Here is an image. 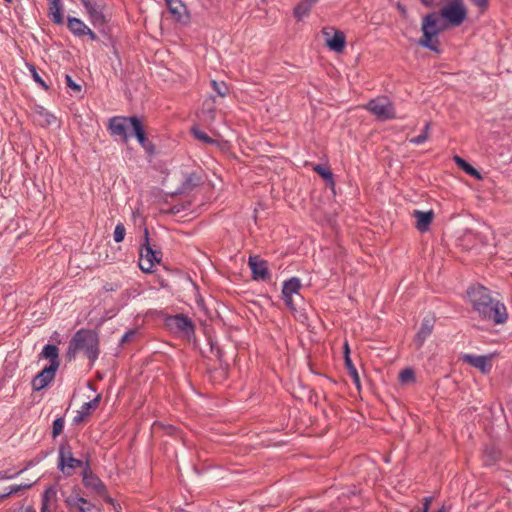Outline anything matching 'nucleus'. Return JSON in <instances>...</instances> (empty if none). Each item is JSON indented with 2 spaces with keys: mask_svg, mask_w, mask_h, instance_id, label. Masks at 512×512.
<instances>
[{
  "mask_svg": "<svg viewBox=\"0 0 512 512\" xmlns=\"http://www.w3.org/2000/svg\"><path fill=\"white\" fill-rule=\"evenodd\" d=\"M58 369L46 366L38 372L32 379L31 385L33 391H40L53 381Z\"/></svg>",
  "mask_w": 512,
  "mask_h": 512,
  "instance_id": "f3484780",
  "label": "nucleus"
},
{
  "mask_svg": "<svg viewBox=\"0 0 512 512\" xmlns=\"http://www.w3.org/2000/svg\"><path fill=\"white\" fill-rule=\"evenodd\" d=\"M80 351L84 353L92 366L100 354V339L96 330L86 328L77 330L69 341L65 359L72 362Z\"/></svg>",
  "mask_w": 512,
  "mask_h": 512,
  "instance_id": "7ed1b4c3",
  "label": "nucleus"
},
{
  "mask_svg": "<svg viewBox=\"0 0 512 512\" xmlns=\"http://www.w3.org/2000/svg\"><path fill=\"white\" fill-rule=\"evenodd\" d=\"M366 108L375 115L378 120L385 121L395 118L394 107L386 99H372L368 102Z\"/></svg>",
  "mask_w": 512,
  "mask_h": 512,
  "instance_id": "9d476101",
  "label": "nucleus"
},
{
  "mask_svg": "<svg viewBox=\"0 0 512 512\" xmlns=\"http://www.w3.org/2000/svg\"><path fill=\"white\" fill-rule=\"evenodd\" d=\"M25 512H36L35 508L33 506H27L25 508Z\"/></svg>",
  "mask_w": 512,
  "mask_h": 512,
  "instance_id": "e2e57ef3",
  "label": "nucleus"
},
{
  "mask_svg": "<svg viewBox=\"0 0 512 512\" xmlns=\"http://www.w3.org/2000/svg\"><path fill=\"white\" fill-rule=\"evenodd\" d=\"M78 490L79 488L75 486L73 488L72 493L67 497L70 498L71 500H75V502H77L80 506H86L89 503V501L84 497H81L78 493Z\"/></svg>",
  "mask_w": 512,
  "mask_h": 512,
  "instance_id": "49530a36",
  "label": "nucleus"
},
{
  "mask_svg": "<svg viewBox=\"0 0 512 512\" xmlns=\"http://www.w3.org/2000/svg\"><path fill=\"white\" fill-rule=\"evenodd\" d=\"M431 124L430 122H427L421 132L420 135L412 138L410 140L411 143L419 145L424 143L429 138V130H430Z\"/></svg>",
  "mask_w": 512,
  "mask_h": 512,
  "instance_id": "58836bf2",
  "label": "nucleus"
},
{
  "mask_svg": "<svg viewBox=\"0 0 512 512\" xmlns=\"http://www.w3.org/2000/svg\"><path fill=\"white\" fill-rule=\"evenodd\" d=\"M126 235V229L123 223L119 222L114 230L113 239L116 243H120L124 240Z\"/></svg>",
  "mask_w": 512,
  "mask_h": 512,
  "instance_id": "79ce46f5",
  "label": "nucleus"
},
{
  "mask_svg": "<svg viewBox=\"0 0 512 512\" xmlns=\"http://www.w3.org/2000/svg\"><path fill=\"white\" fill-rule=\"evenodd\" d=\"M201 112L206 120L213 121L215 119L216 105L213 96H210L203 102Z\"/></svg>",
  "mask_w": 512,
  "mask_h": 512,
  "instance_id": "7c9ffc66",
  "label": "nucleus"
},
{
  "mask_svg": "<svg viewBox=\"0 0 512 512\" xmlns=\"http://www.w3.org/2000/svg\"><path fill=\"white\" fill-rule=\"evenodd\" d=\"M155 430H161L164 434L169 436H176L178 434V428L173 425H166L161 422H155L153 424Z\"/></svg>",
  "mask_w": 512,
  "mask_h": 512,
  "instance_id": "e433bc0d",
  "label": "nucleus"
},
{
  "mask_svg": "<svg viewBox=\"0 0 512 512\" xmlns=\"http://www.w3.org/2000/svg\"><path fill=\"white\" fill-rule=\"evenodd\" d=\"M462 360L470 366L479 369L483 374H488L492 368L490 363L492 360V355L477 356L472 354H465L462 356Z\"/></svg>",
  "mask_w": 512,
  "mask_h": 512,
  "instance_id": "dca6fc26",
  "label": "nucleus"
},
{
  "mask_svg": "<svg viewBox=\"0 0 512 512\" xmlns=\"http://www.w3.org/2000/svg\"><path fill=\"white\" fill-rule=\"evenodd\" d=\"M420 1L426 7H432L434 5V0H420Z\"/></svg>",
  "mask_w": 512,
  "mask_h": 512,
  "instance_id": "680f3d73",
  "label": "nucleus"
},
{
  "mask_svg": "<svg viewBox=\"0 0 512 512\" xmlns=\"http://www.w3.org/2000/svg\"><path fill=\"white\" fill-rule=\"evenodd\" d=\"M101 400V395H97L94 399H92L89 402H86L82 405L81 410L78 412V414L74 417L73 423L79 424L82 421H84L85 417L89 416L92 410H95Z\"/></svg>",
  "mask_w": 512,
  "mask_h": 512,
  "instance_id": "5701e85b",
  "label": "nucleus"
},
{
  "mask_svg": "<svg viewBox=\"0 0 512 512\" xmlns=\"http://www.w3.org/2000/svg\"><path fill=\"white\" fill-rule=\"evenodd\" d=\"M165 327L175 334L187 337H195L196 326L192 319L187 315L180 313L176 315H166L164 317Z\"/></svg>",
  "mask_w": 512,
  "mask_h": 512,
  "instance_id": "423d86ee",
  "label": "nucleus"
},
{
  "mask_svg": "<svg viewBox=\"0 0 512 512\" xmlns=\"http://www.w3.org/2000/svg\"><path fill=\"white\" fill-rule=\"evenodd\" d=\"M453 160L456 163V165L461 170H463L466 174H468L476 179L482 178L480 172L476 168H474L470 163H468L464 158H462L458 155H455L453 157Z\"/></svg>",
  "mask_w": 512,
  "mask_h": 512,
  "instance_id": "c85d7f7f",
  "label": "nucleus"
},
{
  "mask_svg": "<svg viewBox=\"0 0 512 512\" xmlns=\"http://www.w3.org/2000/svg\"><path fill=\"white\" fill-rule=\"evenodd\" d=\"M35 114L37 116L36 120L42 127H47L52 125L56 121V117L48 112L44 107L37 105L34 108Z\"/></svg>",
  "mask_w": 512,
  "mask_h": 512,
  "instance_id": "bb28decb",
  "label": "nucleus"
},
{
  "mask_svg": "<svg viewBox=\"0 0 512 512\" xmlns=\"http://www.w3.org/2000/svg\"><path fill=\"white\" fill-rule=\"evenodd\" d=\"M343 355H344V362H347V357H350V347L348 342H345L343 345Z\"/></svg>",
  "mask_w": 512,
  "mask_h": 512,
  "instance_id": "13d9d810",
  "label": "nucleus"
},
{
  "mask_svg": "<svg viewBox=\"0 0 512 512\" xmlns=\"http://www.w3.org/2000/svg\"><path fill=\"white\" fill-rule=\"evenodd\" d=\"M31 486H32L31 484L14 485V486L10 487V493H12V495H14L22 490L29 489Z\"/></svg>",
  "mask_w": 512,
  "mask_h": 512,
  "instance_id": "3c124183",
  "label": "nucleus"
},
{
  "mask_svg": "<svg viewBox=\"0 0 512 512\" xmlns=\"http://www.w3.org/2000/svg\"><path fill=\"white\" fill-rule=\"evenodd\" d=\"M128 128H130L128 116H114L109 119L108 130L112 136H119L123 143L129 139Z\"/></svg>",
  "mask_w": 512,
  "mask_h": 512,
  "instance_id": "ddd939ff",
  "label": "nucleus"
},
{
  "mask_svg": "<svg viewBox=\"0 0 512 512\" xmlns=\"http://www.w3.org/2000/svg\"><path fill=\"white\" fill-rule=\"evenodd\" d=\"M203 177L201 173L196 171L191 172L186 175L184 181L181 183L180 187L177 189L175 194H188L192 192L195 188L201 186L203 184Z\"/></svg>",
  "mask_w": 512,
  "mask_h": 512,
  "instance_id": "6ab92c4d",
  "label": "nucleus"
},
{
  "mask_svg": "<svg viewBox=\"0 0 512 512\" xmlns=\"http://www.w3.org/2000/svg\"><path fill=\"white\" fill-rule=\"evenodd\" d=\"M302 288V284L299 278L292 277L283 283L282 287V299L286 305V307L291 311V313L297 317L299 313V318L304 316L301 313V307H297V305L301 302H304L303 296L300 294V289Z\"/></svg>",
  "mask_w": 512,
  "mask_h": 512,
  "instance_id": "39448f33",
  "label": "nucleus"
},
{
  "mask_svg": "<svg viewBox=\"0 0 512 512\" xmlns=\"http://www.w3.org/2000/svg\"><path fill=\"white\" fill-rule=\"evenodd\" d=\"M133 136L148 155L155 153V145L148 139L143 121L137 116H128Z\"/></svg>",
  "mask_w": 512,
  "mask_h": 512,
  "instance_id": "1a4fd4ad",
  "label": "nucleus"
},
{
  "mask_svg": "<svg viewBox=\"0 0 512 512\" xmlns=\"http://www.w3.org/2000/svg\"><path fill=\"white\" fill-rule=\"evenodd\" d=\"M412 216L416 219V225L418 231L421 233L427 232L434 219V213L432 210L420 211L414 210Z\"/></svg>",
  "mask_w": 512,
  "mask_h": 512,
  "instance_id": "412c9836",
  "label": "nucleus"
},
{
  "mask_svg": "<svg viewBox=\"0 0 512 512\" xmlns=\"http://www.w3.org/2000/svg\"><path fill=\"white\" fill-rule=\"evenodd\" d=\"M326 36V46L333 52L342 53L346 46V36L341 30H334L332 37L326 29L323 30Z\"/></svg>",
  "mask_w": 512,
  "mask_h": 512,
  "instance_id": "a211bd4d",
  "label": "nucleus"
},
{
  "mask_svg": "<svg viewBox=\"0 0 512 512\" xmlns=\"http://www.w3.org/2000/svg\"><path fill=\"white\" fill-rule=\"evenodd\" d=\"M467 18L463 2H449L439 12H430L422 18V37L418 44L435 53H440L438 35L447 28L460 26Z\"/></svg>",
  "mask_w": 512,
  "mask_h": 512,
  "instance_id": "f257e3e1",
  "label": "nucleus"
},
{
  "mask_svg": "<svg viewBox=\"0 0 512 512\" xmlns=\"http://www.w3.org/2000/svg\"><path fill=\"white\" fill-rule=\"evenodd\" d=\"M83 465L84 462L82 460L69 456L65 461V472L63 473L66 476H71L76 468L82 467Z\"/></svg>",
  "mask_w": 512,
  "mask_h": 512,
  "instance_id": "473e14b6",
  "label": "nucleus"
},
{
  "mask_svg": "<svg viewBox=\"0 0 512 512\" xmlns=\"http://www.w3.org/2000/svg\"><path fill=\"white\" fill-rule=\"evenodd\" d=\"M64 423H65V421H64L63 417H58L53 421L52 432H51L53 439H55L60 434H62L63 428H64Z\"/></svg>",
  "mask_w": 512,
  "mask_h": 512,
  "instance_id": "a19ab883",
  "label": "nucleus"
},
{
  "mask_svg": "<svg viewBox=\"0 0 512 512\" xmlns=\"http://www.w3.org/2000/svg\"><path fill=\"white\" fill-rule=\"evenodd\" d=\"M165 2L174 21L182 24L190 22V13L182 0H165Z\"/></svg>",
  "mask_w": 512,
  "mask_h": 512,
  "instance_id": "4468645a",
  "label": "nucleus"
},
{
  "mask_svg": "<svg viewBox=\"0 0 512 512\" xmlns=\"http://www.w3.org/2000/svg\"><path fill=\"white\" fill-rule=\"evenodd\" d=\"M84 6L91 24L98 28L104 35L109 34V28L107 27L108 19L104 15V8L106 4L101 0H80Z\"/></svg>",
  "mask_w": 512,
  "mask_h": 512,
  "instance_id": "0eeeda50",
  "label": "nucleus"
},
{
  "mask_svg": "<svg viewBox=\"0 0 512 512\" xmlns=\"http://www.w3.org/2000/svg\"><path fill=\"white\" fill-rule=\"evenodd\" d=\"M138 334V329L133 328L129 329L121 338L120 345H124L126 343H130L134 340L136 335Z\"/></svg>",
  "mask_w": 512,
  "mask_h": 512,
  "instance_id": "de8ad7c7",
  "label": "nucleus"
},
{
  "mask_svg": "<svg viewBox=\"0 0 512 512\" xmlns=\"http://www.w3.org/2000/svg\"><path fill=\"white\" fill-rule=\"evenodd\" d=\"M431 502H432L431 496L425 497L423 499V507L421 509H419L417 512H429Z\"/></svg>",
  "mask_w": 512,
  "mask_h": 512,
  "instance_id": "603ef678",
  "label": "nucleus"
},
{
  "mask_svg": "<svg viewBox=\"0 0 512 512\" xmlns=\"http://www.w3.org/2000/svg\"><path fill=\"white\" fill-rule=\"evenodd\" d=\"M184 209H185V206L174 205L171 208V213H179L181 210H184Z\"/></svg>",
  "mask_w": 512,
  "mask_h": 512,
  "instance_id": "bf43d9fd",
  "label": "nucleus"
},
{
  "mask_svg": "<svg viewBox=\"0 0 512 512\" xmlns=\"http://www.w3.org/2000/svg\"><path fill=\"white\" fill-rule=\"evenodd\" d=\"M82 476V482L85 487L94 490L95 493L98 494L99 496H103L106 493V485L95 473L92 472L88 460L85 463Z\"/></svg>",
  "mask_w": 512,
  "mask_h": 512,
  "instance_id": "f8f14e48",
  "label": "nucleus"
},
{
  "mask_svg": "<svg viewBox=\"0 0 512 512\" xmlns=\"http://www.w3.org/2000/svg\"><path fill=\"white\" fill-rule=\"evenodd\" d=\"M437 512H445V507L443 506L442 508H440Z\"/></svg>",
  "mask_w": 512,
  "mask_h": 512,
  "instance_id": "774afa93",
  "label": "nucleus"
},
{
  "mask_svg": "<svg viewBox=\"0 0 512 512\" xmlns=\"http://www.w3.org/2000/svg\"><path fill=\"white\" fill-rule=\"evenodd\" d=\"M478 8L480 14H484L489 8V0H470Z\"/></svg>",
  "mask_w": 512,
  "mask_h": 512,
  "instance_id": "09e8293b",
  "label": "nucleus"
},
{
  "mask_svg": "<svg viewBox=\"0 0 512 512\" xmlns=\"http://www.w3.org/2000/svg\"><path fill=\"white\" fill-rule=\"evenodd\" d=\"M502 458V452L494 444H485L482 452V461L485 467L496 465Z\"/></svg>",
  "mask_w": 512,
  "mask_h": 512,
  "instance_id": "aec40b11",
  "label": "nucleus"
},
{
  "mask_svg": "<svg viewBox=\"0 0 512 512\" xmlns=\"http://www.w3.org/2000/svg\"><path fill=\"white\" fill-rule=\"evenodd\" d=\"M25 512L24 506L20 505L18 508H10L7 512Z\"/></svg>",
  "mask_w": 512,
  "mask_h": 512,
  "instance_id": "052dcab7",
  "label": "nucleus"
},
{
  "mask_svg": "<svg viewBox=\"0 0 512 512\" xmlns=\"http://www.w3.org/2000/svg\"><path fill=\"white\" fill-rule=\"evenodd\" d=\"M84 512H102V511L95 504L89 502L86 506H84Z\"/></svg>",
  "mask_w": 512,
  "mask_h": 512,
  "instance_id": "5fc2aeb1",
  "label": "nucleus"
},
{
  "mask_svg": "<svg viewBox=\"0 0 512 512\" xmlns=\"http://www.w3.org/2000/svg\"><path fill=\"white\" fill-rule=\"evenodd\" d=\"M64 502L68 512H84V506H80L75 500L66 497Z\"/></svg>",
  "mask_w": 512,
  "mask_h": 512,
  "instance_id": "a18cd8bd",
  "label": "nucleus"
},
{
  "mask_svg": "<svg viewBox=\"0 0 512 512\" xmlns=\"http://www.w3.org/2000/svg\"><path fill=\"white\" fill-rule=\"evenodd\" d=\"M344 365L349 376L352 378L353 383L358 389H360V377L350 357H347V362H344Z\"/></svg>",
  "mask_w": 512,
  "mask_h": 512,
  "instance_id": "72a5a7b5",
  "label": "nucleus"
},
{
  "mask_svg": "<svg viewBox=\"0 0 512 512\" xmlns=\"http://www.w3.org/2000/svg\"><path fill=\"white\" fill-rule=\"evenodd\" d=\"M467 297L473 311L481 320L493 325H500L507 321L506 306L500 300L494 299L488 288L481 284L470 286L467 289Z\"/></svg>",
  "mask_w": 512,
  "mask_h": 512,
  "instance_id": "f03ea898",
  "label": "nucleus"
},
{
  "mask_svg": "<svg viewBox=\"0 0 512 512\" xmlns=\"http://www.w3.org/2000/svg\"><path fill=\"white\" fill-rule=\"evenodd\" d=\"M313 171H315L326 182L328 187L334 189V174L328 165L316 164L313 166Z\"/></svg>",
  "mask_w": 512,
  "mask_h": 512,
  "instance_id": "393cba45",
  "label": "nucleus"
},
{
  "mask_svg": "<svg viewBox=\"0 0 512 512\" xmlns=\"http://www.w3.org/2000/svg\"><path fill=\"white\" fill-rule=\"evenodd\" d=\"M229 364H219L218 368H215L211 371L212 377L215 380L222 381L225 380L228 376Z\"/></svg>",
  "mask_w": 512,
  "mask_h": 512,
  "instance_id": "c9c22d12",
  "label": "nucleus"
},
{
  "mask_svg": "<svg viewBox=\"0 0 512 512\" xmlns=\"http://www.w3.org/2000/svg\"><path fill=\"white\" fill-rule=\"evenodd\" d=\"M211 86L216 94L220 97H225L229 93V88L224 81L218 82L216 80H212Z\"/></svg>",
  "mask_w": 512,
  "mask_h": 512,
  "instance_id": "4c0bfd02",
  "label": "nucleus"
},
{
  "mask_svg": "<svg viewBox=\"0 0 512 512\" xmlns=\"http://www.w3.org/2000/svg\"><path fill=\"white\" fill-rule=\"evenodd\" d=\"M317 2V0H301L293 9V15L297 19V21H301L305 16H307L313 5Z\"/></svg>",
  "mask_w": 512,
  "mask_h": 512,
  "instance_id": "a878e982",
  "label": "nucleus"
},
{
  "mask_svg": "<svg viewBox=\"0 0 512 512\" xmlns=\"http://www.w3.org/2000/svg\"><path fill=\"white\" fill-rule=\"evenodd\" d=\"M40 357H43L45 359H48L50 361L49 367L58 369L60 366V359H59V349L54 344H46L42 352L40 353Z\"/></svg>",
  "mask_w": 512,
  "mask_h": 512,
  "instance_id": "4be33fe9",
  "label": "nucleus"
},
{
  "mask_svg": "<svg viewBox=\"0 0 512 512\" xmlns=\"http://www.w3.org/2000/svg\"><path fill=\"white\" fill-rule=\"evenodd\" d=\"M191 134L194 136L195 139L200 140L206 144H216L217 141L213 138H211L208 134H206L204 131H202L200 128L193 126L191 128Z\"/></svg>",
  "mask_w": 512,
  "mask_h": 512,
  "instance_id": "f704fd0d",
  "label": "nucleus"
},
{
  "mask_svg": "<svg viewBox=\"0 0 512 512\" xmlns=\"http://www.w3.org/2000/svg\"><path fill=\"white\" fill-rule=\"evenodd\" d=\"M396 8L400 12L402 18L407 19L408 18V11L405 5H403L400 2L396 3Z\"/></svg>",
  "mask_w": 512,
  "mask_h": 512,
  "instance_id": "864d4df0",
  "label": "nucleus"
},
{
  "mask_svg": "<svg viewBox=\"0 0 512 512\" xmlns=\"http://www.w3.org/2000/svg\"><path fill=\"white\" fill-rule=\"evenodd\" d=\"M67 28L75 36L82 37V36H84V33H86L85 29H87V26L81 19L72 17V16H68L67 17Z\"/></svg>",
  "mask_w": 512,
  "mask_h": 512,
  "instance_id": "cd10ccee",
  "label": "nucleus"
},
{
  "mask_svg": "<svg viewBox=\"0 0 512 512\" xmlns=\"http://www.w3.org/2000/svg\"><path fill=\"white\" fill-rule=\"evenodd\" d=\"M85 32L86 33H84V36H88L92 41L98 40V37L95 34V32H93L89 27H87V29H85Z\"/></svg>",
  "mask_w": 512,
  "mask_h": 512,
  "instance_id": "4d7b16f0",
  "label": "nucleus"
},
{
  "mask_svg": "<svg viewBox=\"0 0 512 512\" xmlns=\"http://www.w3.org/2000/svg\"><path fill=\"white\" fill-rule=\"evenodd\" d=\"M248 266L251 270V277L255 281H270L271 273L269 271L268 262L258 255L250 256Z\"/></svg>",
  "mask_w": 512,
  "mask_h": 512,
  "instance_id": "9b49d317",
  "label": "nucleus"
},
{
  "mask_svg": "<svg viewBox=\"0 0 512 512\" xmlns=\"http://www.w3.org/2000/svg\"><path fill=\"white\" fill-rule=\"evenodd\" d=\"M210 351L216 357V359L219 361V364L226 363L223 360L224 352H223L222 348L217 343L210 341Z\"/></svg>",
  "mask_w": 512,
  "mask_h": 512,
  "instance_id": "c03bdc74",
  "label": "nucleus"
},
{
  "mask_svg": "<svg viewBox=\"0 0 512 512\" xmlns=\"http://www.w3.org/2000/svg\"><path fill=\"white\" fill-rule=\"evenodd\" d=\"M104 289H105L106 291H113V290H114V289H113L112 287H110V286H104Z\"/></svg>",
  "mask_w": 512,
  "mask_h": 512,
  "instance_id": "69168bd1",
  "label": "nucleus"
},
{
  "mask_svg": "<svg viewBox=\"0 0 512 512\" xmlns=\"http://www.w3.org/2000/svg\"><path fill=\"white\" fill-rule=\"evenodd\" d=\"M102 497H103V500H104L106 503L113 505L115 508H116V505H117L118 507H120V505L116 503L115 499H114V498H112L111 496H109V495L107 494V492H106Z\"/></svg>",
  "mask_w": 512,
  "mask_h": 512,
  "instance_id": "6e6d98bb",
  "label": "nucleus"
},
{
  "mask_svg": "<svg viewBox=\"0 0 512 512\" xmlns=\"http://www.w3.org/2000/svg\"><path fill=\"white\" fill-rule=\"evenodd\" d=\"M163 253L160 249H155L149 238V230L144 228L143 243L139 249V268L144 273H152L155 264L162 260Z\"/></svg>",
  "mask_w": 512,
  "mask_h": 512,
  "instance_id": "20e7f679",
  "label": "nucleus"
},
{
  "mask_svg": "<svg viewBox=\"0 0 512 512\" xmlns=\"http://www.w3.org/2000/svg\"><path fill=\"white\" fill-rule=\"evenodd\" d=\"M3 495H4V498H5V499H7V498H9L10 496H12V493H10V490H9L8 492L3 493Z\"/></svg>",
  "mask_w": 512,
  "mask_h": 512,
  "instance_id": "0e129e2a",
  "label": "nucleus"
},
{
  "mask_svg": "<svg viewBox=\"0 0 512 512\" xmlns=\"http://www.w3.org/2000/svg\"><path fill=\"white\" fill-rule=\"evenodd\" d=\"M399 380L401 383H407L415 380V372L412 368H405L399 373Z\"/></svg>",
  "mask_w": 512,
  "mask_h": 512,
  "instance_id": "37998d69",
  "label": "nucleus"
},
{
  "mask_svg": "<svg viewBox=\"0 0 512 512\" xmlns=\"http://www.w3.org/2000/svg\"><path fill=\"white\" fill-rule=\"evenodd\" d=\"M49 1V16L53 23L61 25L64 23L61 0Z\"/></svg>",
  "mask_w": 512,
  "mask_h": 512,
  "instance_id": "b1692460",
  "label": "nucleus"
},
{
  "mask_svg": "<svg viewBox=\"0 0 512 512\" xmlns=\"http://www.w3.org/2000/svg\"><path fill=\"white\" fill-rule=\"evenodd\" d=\"M30 72H31V75H32V78L33 80L39 84L43 89H45L46 91L49 90V86L48 84L42 79V77L39 75V73L37 72L36 70V67L34 64H27Z\"/></svg>",
  "mask_w": 512,
  "mask_h": 512,
  "instance_id": "ea45409f",
  "label": "nucleus"
},
{
  "mask_svg": "<svg viewBox=\"0 0 512 512\" xmlns=\"http://www.w3.org/2000/svg\"><path fill=\"white\" fill-rule=\"evenodd\" d=\"M57 491L53 486L45 489L41 499V512H52L49 510V503L51 500H56Z\"/></svg>",
  "mask_w": 512,
  "mask_h": 512,
  "instance_id": "2f4dec72",
  "label": "nucleus"
},
{
  "mask_svg": "<svg viewBox=\"0 0 512 512\" xmlns=\"http://www.w3.org/2000/svg\"><path fill=\"white\" fill-rule=\"evenodd\" d=\"M65 82L67 87H69L71 90H73L76 93H79L82 89L81 85L73 81L72 77L68 74L65 76Z\"/></svg>",
  "mask_w": 512,
  "mask_h": 512,
  "instance_id": "8fccbe9b",
  "label": "nucleus"
},
{
  "mask_svg": "<svg viewBox=\"0 0 512 512\" xmlns=\"http://www.w3.org/2000/svg\"><path fill=\"white\" fill-rule=\"evenodd\" d=\"M69 456H73L72 448L67 440L59 445L58 469L65 472V461Z\"/></svg>",
  "mask_w": 512,
  "mask_h": 512,
  "instance_id": "c756f323",
  "label": "nucleus"
},
{
  "mask_svg": "<svg viewBox=\"0 0 512 512\" xmlns=\"http://www.w3.org/2000/svg\"><path fill=\"white\" fill-rule=\"evenodd\" d=\"M104 289H105L106 291H113V290H114V289H113L112 287H110V286H104Z\"/></svg>",
  "mask_w": 512,
  "mask_h": 512,
  "instance_id": "338daca9",
  "label": "nucleus"
},
{
  "mask_svg": "<svg viewBox=\"0 0 512 512\" xmlns=\"http://www.w3.org/2000/svg\"><path fill=\"white\" fill-rule=\"evenodd\" d=\"M435 322V316H428L422 320L421 326L413 339L417 349L422 348L426 339L432 334Z\"/></svg>",
  "mask_w": 512,
  "mask_h": 512,
  "instance_id": "2eb2a0df",
  "label": "nucleus"
},
{
  "mask_svg": "<svg viewBox=\"0 0 512 512\" xmlns=\"http://www.w3.org/2000/svg\"><path fill=\"white\" fill-rule=\"evenodd\" d=\"M84 6L91 24L98 28L104 35L109 34V28L107 27L108 19L104 15V8L106 4L101 0H80Z\"/></svg>",
  "mask_w": 512,
  "mask_h": 512,
  "instance_id": "6e6552de",
  "label": "nucleus"
}]
</instances>
